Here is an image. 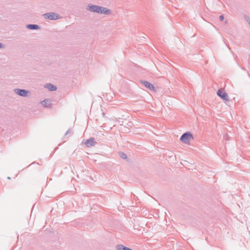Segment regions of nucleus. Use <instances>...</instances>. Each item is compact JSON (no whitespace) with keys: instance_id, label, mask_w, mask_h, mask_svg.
<instances>
[{"instance_id":"f03ea898","label":"nucleus","mask_w":250,"mask_h":250,"mask_svg":"<svg viewBox=\"0 0 250 250\" xmlns=\"http://www.w3.org/2000/svg\"><path fill=\"white\" fill-rule=\"evenodd\" d=\"M192 140H193V137L192 133L190 132H187L184 133L180 138V141L186 144H189L190 141Z\"/></svg>"},{"instance_id":"20e7f679","label":"nucleus","mask_w":250,"mask_h":250,"mask_svg":"<svg viewBox=\"0 0 250 250\" xmlns=\"http://www.w3.org/2000/svg\"><path fill=\"white\" fill-rule=\"evenodd\" d=\"M14 92L17 95L23 97H27L28 96L29 91L25 89H21L19 88H15L14 89Z\"/></svg>"},{"instance_id":"dca6fc26","label":"nucleus","mask_w":250,"mask_h":250,"mask_svg":"<svg viewBox=\"0 0 250 250\" xmlns=\"http://www.w3.org/2000/svg\"><path fill=\"white\" fill-rule=\"evenodd\" d=\"M225 137L226 139H227L228 138V135L226 134Z\"/></svg>"},{"instance_id":"0eeeda50","label":"nucleus","mask_w":250,"mask_h":250,"mask_svg":"<svg viewBox=\"0 0 250 250\" xmlns=\"http://www.w3.org/2000/svg\"><path fill=\"white\" fill-rule=\"evenodd\" d=\"M96 144V142L95 141V139L93 137H91L89 139L86 140L85 141L84 144L87 146V147H91L93 146Z\"/></svg>"},{"instance_id":"9b49d317","label":"nucleus","mask_w":250,"mask_h":250,"mask_svg":"<svg viewBox=\"0 0 250 250\" xmlns=\"http://www.w3.org/2000/svg\"><path fill=\"white\" fill-rule=\"evenodd\" d=\"M45 87L47 88L50 91H54L57 89V87L51 83L46 84Z\"/></svg>"},{"instance_id":"39448f33","label":"nucleus","mask_w":250,"mask_h":250,"mask_svg":"<svg viewBox=\"0 0 250 250\" xmlns=\"http://www.w3.org/2000/svg\"><path fill=\"white\" fill-rule=\"evenodd\" d=\"M217 95L224 100L228 101L229 100V96L222 89H218L217 91Z\"/></svg>"},{"instance_id":"4468645a","label":"nucleus","mask_w":250,"mask_h":250,"mask_svg":"<svg viewBox=\"0 0 250 250\" xmlns=\"http://www.w3.org/2000/svg\"><path fill=\"white\" fill-rule=\"evenodd\" d=\"M4 48V45H3L2 43L0 42V49Z\"/></svg>"},{"instance_id":"1a4fd4ad","label":"nucleus","mask_w":250,"mask_h":250,"mask_svg":"<svg viewBox=\"0 0 250 250\" xmlns=\"http://www.w3.org/2000/svg\"><path fill=\"white\" fill-rule=\"evenodd\" d=\"M26 28L30 30H39L41 27L37 24H29L26 25Z\"/></svg>"},{"instance_id":"f3484780","label":"nucleus","mask_w":250,"mask_h":250,"mask_svg":"<svg viewBox=\"0 0 250 250\" xmlns=\"http://www.w3.org/2000/svg\"><path fill=\"white\" fill-rule=\"evenodd\" d=\"M7 179H11V178H10V177H7Z\"/></svg>"},{"instance_id":"9d476101","label":"nucleus","mask_w":250,"mask_h":250,"mask_svg":"<svg viewBox=\"0 0 250 250\" xmlns=\"http://www.w3.org/2000/svg\"><path fill=\"white\" fill-rule=\"evenodd\" d=\"M116 250H133L131 249L127 248L123 245H117L115 247Z\"/></svg>"},{"instance_id":"423d86ee","label":"nucleus","mask_w":250,"mask_h":250,"mask_svg":"<svg viewBox=\"0 0 250 250\" xmlns=\"http://www.w3.org/2000/svg\"><path fill=\"white\" fill-rule=\"evenodd\" d=\"M141 83L146 87L148 88L149 90L154 91L155 88L154 86L146 81H141Z\"/></svg>"},{"instance_id":"2eb2a0df","label":"nucleus","mask_w":250,"mask_h":250,"mask_svg":"<svg viewBox=\"0 0 250 250\" xmlns=\"http://www.w3.org/2000/svg\"><path fill=\"white\" fill-rule=\"evenodd\" d=\"M70 131V129H68V130L66 132V133H65V134H64V137H66V135H67L69 133Z\"/></svg>"},{"instance_id":"7ed1b4c3","label":"nucleus","mask_w":250,"mask_h":250,"mask_svg":"<svg viewBox=\"0 0 250 250\" xmlns=\"http://www.w3.org/2000/svg\"><path fill=\"white\" fill-rule=\"evenodd\" d=\"M43 16L45 19L49 20H56L60 18L59 14L54 12H48L43 14Z\"/></svg>"},{"instance_id":"f8f14e48","label":"nucleus","mask_w":250,"mask_h":250,"mask_svg":"<svg viewBox=\"0 0 250 250\" xmlns=\"http://www.w3.org/2000/svg\"><path fill=\"white\" fill-rule=\"evenodd\" d=\"M119 155L120 156V157L122 158L123 159H127V156L123 152H119Z\"/></svg>"},{"instance_id":"f257e3e1","label":"nucleus","mask_w":250,"mask_h":250,"mask_svg":"<svg viewBox=\"0 0 250 250\" xmlns=\"http://www.w3.org/2000/svg\"><path fill=\"white\" fill-rule=\"evenodd\" d=\"M86 10L91 12L101 14H104L105 15H109L110 14V11L109 9L105 7L96 5L88 4L87 6Z\"/></svg>"},{"instance_id":"ddd939ff","label":"nucleus","mask_w":250,"mask_h":250,"mask_svg":"<svg viewBox=\"0 0 250 250\" xmlns=\"http://www.w3.org/2000/svg\"><path fill=\"white\" fill-rule=\"evenodd\" d=\"M219 19L221 21H223L224 19V16L223 15L220 16Z\"/></svg>"},{"instance_id":"6e6552de","label":"nucleus","mask_w":250,"mask_h":250,"mask_svg":"<svg viewBox=\"0 0 250 250\" xmlns=\"http://www.w3.org/2000/svg\"><path fill=\"white\" fill-rule=\"evenodd\" d=\"M41 104L45 107H51L52 105L50 99H45L41 102Z\"/></svg>"}]
</instances>
